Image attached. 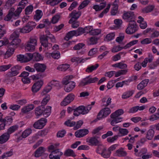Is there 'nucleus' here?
<instances>
[{"label":"nucleus","instance_id":"nucleus-56","mask_svg":"<svg viewBox=\"0 0 159 159\" xmlns=\"http://www.w3.org/2000/svg\"><path fill=\"white\" fill-rule=\"evenodd\" d=\"M138 42V40H133L129 43H128L125 46L123 47L124 49H126L129 48L132 46H133L136 44Z\"/></svg>","mask_w":159,"mask_h":159},{"label":"nucleus","instance_id":"nucleus-10","mask_svg":"<svg viewBox=\"0 0 159 159\" xmlns=\"http://www.w3.org/2000/svg\"><path fill=\"white\" fill-rule=\"evenodd\" d=\"M47 120L44 118H42L35 122L33 124L34 128L38 129H42L45 125Z\"/></svg>","mask_w":159,"mask_h":159},{"label":"nucleus","instance_id":"nucleus-52","mask_svg":"<svg viewBox=\"0 0 159 159\" xmlns=\"http://www.w3.org/2000/svg\"><path fill=\"white\" fill-rule=\"evenodd\" d=\"M61 16L59 14H57L53 16L52 19L51 21L52 23L55 24L57 23L60 18Z\"/></svg>","mask_w":159,"mask_h":159},{"label":"nucleus","instance_id":"nucleus-58","mask_svg":"<svg viewBox=\"0 0 159 159\" xmlns=\"http://www.w3.org/2000/svg\"><path fill=\"white\" fill-rule=\"evenodd\" d=\"M115 34L114 33H111L107 34L105 38L107 40L110 41L113 39L115 36Z\"/></svg>","mask_w":159,"mask_h":159},{"label":"nucleus","instance_id":"nucleus-49","mask_svg":"<svg viewBox=\"0 0 159 159\" xmlns=\"http://www.w3.org/2000/svg\"><path fill=\"white\" fill-rule=\"evenodd\" d=\"M51 110V107L50 106H47L46 109L44 107L43 115L46 117L48 116L50 114Z\"/></svg>","mask_w":159,"mask_h":159},{"label":"nucleus","instance_id":"nucleus-38","mask_svg":"<svg viewBox=\"0 0 159 159\" xmlns=\"http://www.w3.org/2000/svg\"><path fill=\"white\" fill-rule=\"evenodd\" d=\"M62 1V0H48L46 2V4L54 6L58 4Z\"/></svg>","mask_w":159,"mask_h":159},{"label":"nucleus","instance_id":"nucleus-50","mask_svg":"<svg viewBox=\"0 0 159 159\" xmlns=\"http://www.w3.org/2000/svg\"><path fill=\"white\" fill-rule=\"evenodd\" d=\"M124 111L122 109H118L114 112L112 113L111 116H115L117 117H120V116L123 114Z\"/></svg>","mask_w":159,"mask_h":159},{"label":"nucleus","instance_id":"nucleus-39","mask_svg":"<svg viewBox=\"0 0 159 159\" xmlns=\"http://www.w3.org/2000/svg\"><path fill=\"white\" fill-rule=\"evenodd\" d=\"M154 131L152 129H149L146 134V138L149 140H151L154 136Z\"/></svg>","mask_w":159,"mask_h":159},{"label":"nucleus","instance_id":"nucleus-13","mask_svg":"<svg viewBox=\"0 0 159 159\" xmlns=\"http://www.w3.org/2000/svg\"><path fill=\"white\" fill-rule=\"evenodd\" d=\"M63 154L59 149H56L51 152L49 155V157L50 159H60Z\"/></svg>","mask_w":159,"mask_h":159},{"label":"nucleus","instance_id":"nucleus-12","mask_svg":"<svg viewBox=\"0 0 159 159\" xmlns=\"http://www.w3.org/2000/svg\"><path fill=\"white\" fill-rule=\"evenodd\" d=\"M122 17L124 19L129 23L131 21H135L134 14V12L132 11L125 12L123 15Z\"/></svg>","mask_w":159,"mask_h":159},{"label":"nucleus","instance_id":"nucleus-36","mask_svg":"<svg viewBox=\"0 0 159 159\" xmlns=\"http://www.w3.org/2000/svg\"><path fill=\"white\" fill-rule=\"evenodd\" d=\"M112 66L118 68L120 69H124L127 68V65L126 64L122 62H120L113 64L112 65Z\"/></svg>","mask_w":159,"mask_h":159},{"label":"nucleus","instance_id":"nucleus-30","mask_svg":"<svg viewBox=\"0 0 159 159\" xmlns=\"http://www.w3.org/2000/svg\"><path fill=\"white\" fill-rule=\"evenodd\" d=\"M19 127V126L17 125H15L10 127L7 129V133L10 134L17 130Z\"/></svg>","mask_w":159,"mask_h":159},{"label":"nucleus","instance_id":"nucleus-22","mask_svg":"<svg viewBox=\"0 0 159 159\" xmlns=\"http://www.w3.org/2000/svg\"><path fill=\"white\" fill-rule=\"evenodd\" d=\"M110 117L112 119L111 124L112 126H115L116 124L121 122L122 120V118L117 117L115 116H111V114L110 115Z\"/></svg>","mask_w":159,"mask_h":159},{"label":"nucleus","instance_id":"nucleus-55","mask_svg":"<svg viewBox=\"0 0 159 159\" xmlns=\"http://www.w3.org/2000/svg\"><path fill=\"white\" fill-rule=\"evenodd\" d=\"M11 66V64L1 65L0 66V71H5L10 68Z\"/></svg>","mask_w":159,"mask_h":159},{"label":"nucleus","instance_id":"nucleus-2","mask_svg":"<svg viewBox=\"0 0 159 159\" xmlns=\"http://www.w3.org/2000/svg\"><path fill=\"white\" fill-rule=\"evenodd\" d=\"M49 39H51L52 42H55V39L53 35L50 33L46 35H43L40 37V40L41 45L47 49L50 48L52 46V44L48 43V40Z\"/></svg>","mask_w":159,"mask_h":159},{"label":"nucleus","instance_id":"nucleus-35","mask_svg":"<svg viewBox=\"0 0 159 159\" xmlns=\"http://www.w3.org/2000/svg\"><path fill=\"white\" fill-rule=\"evenodd\" d=\"M43 15L41 10H38L36 11L35 14L34 16V19L36 21H38L42 17Z\"/></svg>","mask_w":159,"mask_h":159},{"label":"nucleus","instance_id":"nucleus-28","mask_svg":"<svg viewBox=\"0 0 159 159\" xmlns=\"http://www.w3.org/2000/svg\"><path fill=\"white\" fill-rule=\"evenodd\" d=\"M19 32L23 33H28L32 30V28L30 27L28 24L22 28L19 29Z\"/></svg>","mask_w":159,"mask_h":159},{"label":"nucleus","instance_id":"nucleus-31","mask_svg":"<svg viewBox=\"0 0 159 159\" xmlns=\"http://www.w3.org/2000/svg\"><path fill=\"white\" fill-rule=\"evenodd\" d=\"M88 58H82L75 57L71 59V61L73 62H76L77 63H80L84 62Z\"/></svg>","mask_w":159,"mask_h":159},{"label":"nucleus","instance_id":"nucleus-20","mask_svg":"<svg viewBox=\"0 0 159 159\" xmlns=\"http://www.w3.org/2000/svg\"><path fill=\"white\" fill-rule=\"evenodd\" d=\"M34 67L37 71L43 72L46 68V66L44 64L36 63L34 65Z\"/></svg>","mask_w":159,"mask_h":159},{"label":"nucleus","instance_id":"nucleus-21","mask_svg":"<svg viewBox=\"0 0 159 159\" xmlns=\"http://www.w3.org/2000/svg\"><path fill=\"white\" fill-rule=\"evenodd\" d=\"M10 135L7 132L2 134L0 136V144H3L6 142L9 139Z\"/></svg>","mask_w":159,"mask_h":159},{"label":"nucleus","instance_id":"nucleus-37","mask_svg":"<svg viewBox=\"0 0 159 159\" xmlns=\"http://www.w3.org/2000/svg\"><path fill=\"white\" fill-rule=\"evenodd\" d=\"M74 36H77L75 30H72L68 32L66 36L65 39L66 40H68Z\"/></svg>","mask_w":159,"mask_h":159},{"label":"nucleus","instance_id":"nucleus-23","mask_svg":"<svg viewBox=\"0 0 159 159\" xmlns=\"http://www.w3.org/2000/svg\"><path fill=\"white\" fill-rule=\"evenodd\" d=\"M115 154L119 157H125L127 155V153L123 148H120L116 151Z\"/></svg>","mask_w":159,"mask_h":159},{"label":"nucleus","instance_id":"nucleus-17","mask_svg":"<svg viewBox=\"0 0 159 159\" xmlns=\"http://www.w3.org/2000/svg\"><path fill=\"white\" fill-rule=\"evenodd\" d=\"M89 131L86 129H82L76 131L75 134L76 137L80 138L83 137L88 134Z\"/></svg>","mask_w":159,"mask_h":159},{"label":"nucleus","instance_id":"nucleus-6","mask_svg":"<svg viewBox=\"0 0 159 159\" xmlns=\"http://www.w3.org/2000/svg\"><path fill=\"white\" fill-rule=\"evenodd\" d=\"M60 86L59 81L55 80H52L49 83L47 86L46 87L41 94L42 95H44L49 92L53 87H59Z\"/></svg>","mask_w":159,"mask_h":159},{"label":"nucleus","instance_id":"nucleus-5","mask_svg":"<svg viewBox=\"0 0 159 159\" xmlns=\"http://www.w3.org/2000/svg\"><path fill=\"white\" fill-rule=\"evenodd\" d=\"M98 79L96 77H92L90 76H89L82 80L80 83V85L84 86L89 84L94 83L97 82Z\"/></svg>","mask_w":159,"mask_h":159},{"label":"nucleus","instance_id":"nucleus-48","mask_svg":"<svg viewBox=\"0 0 159 159\" xmlns=\"http://www.w3.org/2000/svg\"><path fill=\"white\" fill-rule=\"evenodd\" d=\"M13 155V151L12 149L10 151L4 152L3 154L0 156V157L2 159L11 156Z\"/></svg>","mask_w":159,"mask_h":159},{"label":"nucleus","instance_id":"nucleus-32","mask_svg":"<svg viewBox=\"0 0 159 159\" xmlns=\"http://www.w3.org/2000/svg\"><path fill=\"white\" fill-rule=\"evenodd\" d=\"M148 83V80L146 79L142 80L137 86V89L141 90L146 87Z\"/></svg>","mask_w":159,"mask_h":159},{"label":"nucleus","instance_id":"nucleus-63","mask_svg":"<svg viewBox=\"0 0 159 159\" xmlns=\"http://www.w3.org/2000/svg\"><path fill=\"white\" fill-rule=\"evenodd\" d=\"M33 6L30 5L27 6L25 9V13L26 15L30 14L33 11Z\"/></svg>","mask_w":159,"mask_h":159},{"label":"nucleus","instance_id":"nucleus-45","mask_svg":"<svg viewBox=\"0 0 159 159\" xmlns=\"http://www.w3.org/2000/svg\"><path fill=\"white\" fill-rule=\"evenodd\" d=\"M113 7L111 9V14L112 15H115L118 12V5L117 4H113Z\"/></svg>","mask_w":159,"mask_h":159},{"label":"nucleus","instance_id":"nucleus-1","mask_svg":"<svg viewBox=\"0 0 159 159\" xmlns=\"http://www.w3.org/2000/svg\"><path fill=\"white\" fill-rule=\"evenodd\" d=\"M24 8L20 6L18 7L15 11V9L13 8H11L9 10L8 14L5 17L4 20L6 21H9L11 20L12 21L13 20H15L17 19L20 14L21 13L22 10Z\"/></svg>","mask_w":159,"mask_h":159},{"label":"nucleus","instance_id":"nucleus-11","mask_svg":"<svg viewBox=\"0 0 159 159\" xmlns=\"http://www.w3.org/2000/svg\"><path fill=\"white\" fill-rule=\"evenodd\" d=\"M111 112L110 109L108 107L102 109L98 113L97 118L99 120L104 118L109 115Z\"/></svg>","mask_w":159,"mask_h":159},{"label":"nucleus","instance_id":"nucleus-53","mask_svg":"<svg viewBox=\"0 0 159 159\" xmlns=\"http://www.w3.org/2000/svg\"><path fill=\"white\" fill-rule=\"evenodd\" d=\"M32 132V130L30 129H28L25 130L22 133V137L23 138H25L28 136Z\"/></svg>","mask_w":159,"mask_h":159},{"label":"nucleus","instance_id":"nucleus-33","mask_svg":"<svg viewBox=\"0 0 159 159\" xmlns=\"http://www.w3.org/2000/svg\"><path fill=\"white\" fill-rule=\"evenodd\" d=\"M13 119L11 116H7L4 118H3L2 123H4L6 125H10L12 123Z\"/></svg>","mask_w":159,"mask_h":159},{"label":"nucleus","instance_id":"nucleus-8","mask_svg":"<svg viewBox=\"0 0 159 159\" xmlns=\"http://www.w3.org/2000/svg\"><path fill=\"white\" fill-rule=\"evenodd\" d=\"M137 30L136 22L131 21L129 23L128 26L126 30V32L130 34L135 33Z\"/></svg>","mask_w":159,"mask_h":159},{"label":"nucleus","instance_id":"nucleus-43","mask_svg":"<svg viewBox=\"0 0 159 159\" xmlns=\"http://www.w3.org/2000/svg\"><path fill=\"white\" fill-rule=\"evenodd\" d=\"M103 150V151L101 153V156L104 158L109 157L111 155L110 152H109L108 150H107L106 148Z\"/></svg>","mask_w":159,"mask_h":159},{"label":"nucleus","instance_id":"nucleus-64","mask_svg":"<svg viewBox=\"0 0 159 159\" xmlns=\"http://www.w3.org/2000/svg\"><path fill=\"white\" fill-rule=\"evenodd\" d=\"M50 100V96L48 95L45 97L43 98L41 102L42 106L46 105Z\"/></svg>","mask_w":159,"mask_h":159},{"label":"nucleus","instance_id":"nucleus-24","mask_svg":"<svg viewBox=\"0 0 159 159\" xmlns=\"http://www.w3.org/2000/svg\"><path fill=\"white\" fill-rule=\"evenodd\" d=\"M34 107L33 104L28 105L25 106L21 109V112L24 114H26L34 109Z\"/></svg>","mask_w":159,"mask_h":159},{"label":"nucleus","instance_id":"nucleus-14","mask_svg":"<svg viewBox=\"0 0 159 159\" xmlns=\"http://www.w3.org/2000/svg\"><path fill=\"white\" fill-rule=\"evenodd\" d=\"M43 84V82L42 80H39L34 83L32 87V92L34 93L37 92L40 89Z\"/></svg>","mask_w":159,"mask_h":159},{"label":"nucleus","instance_id":"nucleus-9","mask_svg":"<svg viewBox=\"0 0 159 159\" xmlns=\"http://www.w3.org/2000/svg\"><path fill=\"white\" fill-rule=\"evenodd\" d=\"M21 67L19 65H16L12 67L11 71L7 73V75L8 77H12L17 75L20 73L19 71L21 69Z\"/></svg>","mask_w":159,"mask_h":159},{"label":"nucleus","instance_id":"nucleus-57","mask_svg":"<svg viewBox=\"0 0 159 159\" xmlns=\"http://www.w3.org/2000/svg\"><path fill=\"white\" fill-rule=\"evenodd\" d=\"M110 7L111 4H108L106 8L99 15V17L102 18L104 14L107 13L109 11Z\"/></svg>","mask_w":159,"mask_h":159},{"label":"nucleus","instance_id":"nucleus-44","mask_svg":"<svg viewBox=\"0 0 159 159\" xmlns=\"http://www.w3.org/2000/svg\"><path fill=\"white\" fill-rule=\"evenodd\" d=\"M154 8V7L152 5L148 6L142 9V11L143 13H148L152 11Z\"/></svg>","mask_w":159,"mask_h":159},{"label":"nucleus","instance_id":"nucleus-29","mask_svg":"<svg viewBox=\"0 0 159 159\" xmlns=\"http://www.w3.org/2000/svg\"><path fill=\"white\" fill-rule=\"evenodd\" d=\"M44 110V107L43 106H40L37 107L35 110V113L36 116H40L42 114L43 115V111Z\"/></svg>","mask_w":159,"mask_h":159},{"label":"nucleus","instance_id":"nucleus-4","mask_svg":"<svg viewBox=\"0 0 159 159\" xmlns=\"http://www.w3.org/2000/svg\"><path fill=\"white\" fill-rule=\"evenodd\" d=\"M37 44V39L34 38H31L27 43L25 47L26 51L33 52L35 50V46Z\"/></svg>","mask_w":159,"mask_h":159},{"label":"nucleus","instance_id":"nucleus-3","mask_svg":"<svg viewBox=\"0 0 159 159\" xmlns=\"http://www.w3.org/2000/svg\"><path fill=\"white\" fill-rule=\"evenodd\" d=\"M19 35L16 34V32H13L11 35L10 39L11 41L8 45H9L14 48H16L19 44L21 42L20 40L19 39Z\"/></svg>","mask_w":159,"mask_h":159},{"label":"nucleus","instance_id":"nucleus-51","mask_svg":"<svg viewBox=\"0 0 159 159\" xmlns=\"http://www.w3.org/2000/svg\"><path fill=\"white\" fill-rule=\"evenodd\" d=\"M49 54L54 59H58L60 57V53L59 51H54Z\"/></svg>","mask_w":159,"mask_h":159},{"label":"nucleus","instance_id":"nucleus-34","mask_svg":"<svg viewBox=\"0 0 159 159\" xmlns=\"http://www.w3.org/2000/svg\"><path fill=\"white\" fill-rule=\"evenodd\" d=\"M106 2L101 3L99 5H95L93 6V8L96 11H100L102 9L106 6Z\"/></svg>","mask_w":159,"mask_h":159},{"label":"nucleus","instance_id":"nucleus-15","mask_svg":"<svg viewBox=\"0 0 159 159\" xmlns=\"http://www.w3.org/2000/svg\"><path fill=\"white\" fill-rule=\"evenodd\" d=\"M78 109L80 111V113L82 115L87 114L91 109L92 107L91 105H88L87 107L80 106L77 107Z\"/></svg>","mask_w":159,"mask_h":159},{"label":"nucleus","instance_id":"nucleus-54","mask_svg":"<svg viewBox=\"0 0 159 159\" xmlns=\"http://www.w3.org/2000/svg\"><path fill=\"white\" fill-rule=\"evenodd\" d=\"M129 132L128 130L126 129L120 128L119 129V133L121 134V136L127 135Z\"/></svg>","mask_w":159,"mask_h":159},{"label":"nucleus","instance_id":"nucleus-46","mask_svg":"<svg viewBox=\"0 0 159 159\" xmlns=\"http://www.w3.org/2000/svg\"><path fill=\"white\" fill-rule=\"evenodd\" d=\"M24 62H28L31 60L33 58V54L29 53L24 55Z\"/></svg>","mask_w":159,"mask_h":159},{"label":"nucleus","instance_id":"nucleus-7","mask_svg":"<svg viewBox=\"0 0 159 159\" xmlns=\"http://www.w3.org/2000/svg\"><path fill=\"white\" fill-rule=\"evenodd\" d=\"M75 95L72 93H70L68 94L63 99L61 103V106H66L71 102L74 99Z\"/></svg>","mask_w":159,"mask_h":159},{"label":"nucleus","instance_id":"nucleus-42","mask_svg":"<svg viewBox=\"0 0 159 159\" xmlns=\"http://www.w3.org/2000/svg\"><path fill=\"white\" fill-rule=\"evenodd\" d=\"M34 60L36 61H39L43 59V57L38 53H34L33 54Z\"/></svg>","mask_w":159,"mask_h":159},{"label":"nucleus","instance_id":"nucleus-60","mask_svg":"<svg viewBox=\"0 0 159 159\" xmlns=\"http://www.w3.org/2000/svg\"><path fill=\"white\" fill-rule=\"evenodd\" d=\"M89 2V1L87 0L84 1L79 6L78 8V10L81 9L86 7L88 4Z\"/></svg>","mask_w":159,"mask_h":159},{"label":"nucleus","instance_id":"nucleus-27","mask_svg":"<svg viewBox=\"0 0 159 159\" xmlns=\"http://www.w3.org/2000/svg\"><path fill=\"white\" fill-rule=\"evenodd\" d=\"M134 93L133 90H128L124 92L121 96V98L124 99L128 98L132 96Z\"/></svg>","mask_w":159,"mask_h":159},{"label":"nucleus","instance_id":"nucleus-19","mask_svg":"<svg viewBox=\"0 0 159 159\" xmlns=\"http://www.w3.org/2000/svg\"><path fill=\"white\" fill-rule=\"evenodd\" d=\"M75 86V83L74 81L70 82L66 86L64 87V90L66 92H71Z\"/></svg>","mask_w":159,"mask_h":159},{"label":"nucleus","instance_id":"nucleus-40","mask_svg":"<svg viewBox=\"0 0 159 159\" xmlns=\"http://www.w3.org/2000/svg\"><path fill=\"white\" fill-rule=\"evenodd\" d=\"M64 155L67 157L71 156L73 157L76 156L74 151L72 150L69 149H67L65 151Z\"/></svg>","mask_w":159,"mask_h":159},{"label":"nucleus","instance_id":"nucleus-26","mask_svg":"<svg viewBox=\"0 0 159 159\" xmlns=\"http://www.w3.org/2000/svg\"><path fill=\"white\" fill-rule=\"evenodd\" d=\"M45 151V149L44 147H40L35 152L34 156L36 157H39L41 156Z\"/></svg>","mask_w":159,"mask_h":159},{"label":"nucleus","instance_id":"nucleus-41","mask_svg":"<svg viewBox=\"0 0 159 159\" xmlns=\"http://www.w3.org/2000/svg\"><path fill=\"white\" fill-rule=\"evenodd\" d=\"M99 65L98 64H96L94 65H92L91 66H88L86 70V72L88 73L92 72L93 70H94L99 66Z\"/></svg>","mask_w":159,"mask_h":159},{"label":"nucleus","instance_id":"nucleus-47","mask_svg":"<svg viewBox=\"0 0 159 159\" xmlns=\"http://www.w3.org/2000/svg\"><path fill=\"white\" fill-rule=\"evenodd\" d=\"M70 67V65L68 64H63L59 66L57 69L62 71H65Z\"/></svg>","mask_w":159,"mask_h":159},{"label":"nucleus","instance_id":"nucleus-62","mask_svg":"<svg viewBox=\"0 0 159 159\" xmlns=\"http://www.w3.org/2000/svg\"><path fill=\"white\" fill-rule=\"evenodd\" d=\"M75 30L77 36L85 33L84 28L81 27L79 28L77 30Z\"/></svg>","mask_w":159,"mask_h":159},{"label":"nucleus","instance_id":"nucleus-16","mask_svg":"<svg viewBox=\"0 0 159 159\" xmlns=\"http://www.w3.org/2000/svg\"><path fill=\"white\" fill-rule=\"evenodd\" d=\"M81 15V12L80 11H77L76 10L73 11L70 14L71 18L69 20V23H71L73 20H76L80 17Z\"/></svg>","mask_w":159,"mask_h":159},{"label":"nucleus","instance_id":"nucleus-25","mask_svg":"<svg viewBox=\"0 0 159 159\" xmlns=\"http://www.w3.org/2000/svg\"><path fill=\"white\" fill-rule=\"evenodd\" d=\"M15 49L14 47L10 46L8 45V48L6 52L5 58H7L11 57L14 53Z\"/></svg>","mask_w":159,"mask_h":159},{"label":"nucleus","instance_id":"nucleus-59","mask_svg":"<svg viewBox=\"0 0 159 159\" xmlns=\"http://www.w3.org/2000/svg\"><path fill=\"white\" fill-rule=\"evenodd\" d=\"M89 2V1L87 0L84 1L79 6L78 8V10L81 9L86 7L88 4Z\"/></svg>","mask_w":159,"mask_h":159},{"label":"nucleus","instance_id":"nucleus-18","mask_svg":"<svg viewBox=\"0 0 159 159\" xmlns=\"http://www.w3.org/2000/svg\"><path fill=\"white\" fill-rule=\"evenodd\" d=\"M87 142L89 143V145L97 146L100 143L99 141L96 137H92L88 139Z\"/></svg>","mask_w":159,"mask_h":159},{"label":"nucleus","instance_id":"nucleus-61","mask_svg":"<svg viewBox=\"0 0 159 159\" xmlns=\"http://www.w3.org/2000/svg\"><path fill=\"white\" fill-rule=\"evenodd\" d=\"M89 2V1L87 0L84 1L79 6L78 8V10L81 9L86 7L88 4Z\"/></svg>","mask_w":159,"mask_h":159}]
</instances>
